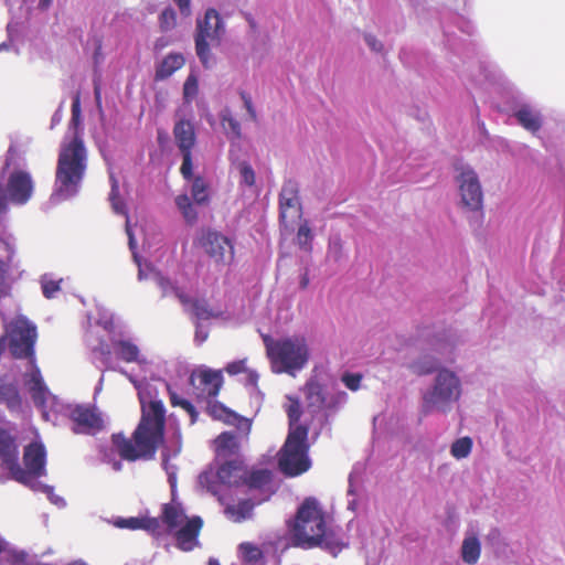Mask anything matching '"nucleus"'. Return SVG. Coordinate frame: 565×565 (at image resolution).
Instances as JSON below:
<instances>
[{
    "mask_svg": "<svg viewBox=\"0 0 565 565\" xmlns=\"http://www.w3.org/2000/svg\"><path fill=\"white\" fill-rule=\"evenodd\" d=\"M118 371L125 375L137 390L141 405V422L134 434L135 441L126 439L122 435H114L113 444L119 455L126 460L151 459L163 437L164 407L157 398V392L146 379H138L120 367Z\"/></svg>",
    "mask_w": 565,
    "mask_h": 565,
    "instance_id": "nucleus-1",
    "label": "nucleus"
},
{
    "mask_svg": "<svg viewBox=\"0 0 565 565\" xmlns=\"http://www.w3.org/2000/svg\"><path fill=\"white\" fill-rule=\"evenodd\" d=\"M81 102L76 94L72 103V118L58 152L55 181L50 201L54 204L73 199L79 193L86 169L87 150L79 136Z\"/></svg>",
    "mask_w": 565,
    "mask_h": 565,
    "instance_id": "nucleus-2",
    "label": "nucleus"
},
{
    "mask_svg": "<svg viewBox=\"0 0 565 565\" xmlns=\"http://www.w3.org/2000/svg\"><path fill=\"white\" fill-rule=\"evenodd\" d=\"M290 540L295 546L312 548L319 546L337 556L348 543L339 533L328 529L323 512L313 498H308L299 507L290 527Z\"/></svg>",
    "mask_w": 565,
    "mask_h": 565,
    "instance_id": "nucleus-3",
    "label": "nucleus"
},
{
    "mask_svg": "<svg viewBox=\"0 0 565 565\" xmlns=\"http://www.w3.org/2000/svg\"><path fill=\"white\" fill-rule=\"evenodd\" d=\"M126 233L128 235L129 248L132 253L134 260L138 266L139 280L152 279L161 289L162 296L175 297L184 309L191 311L199 320H207L213 316L205 301L192 299V281L185 279L183 276L171 280L157 271L147 260H142L136 250L135 235L128 217L126 220Z\"/></svg>",
    "mask_w": 565,
    "mask_h": 565,
    "instance_id": "nucleus-4",
    "label": "nucleus"
},
{
    "mask_svg": "<svg viewBox=\"0 0 565 565\" xmlns=\"http://www.w3.org/2000/svg\"><path fill=\"white\" fill-rule=\"evenodd\" d=\"M28 383L33 402L41 409L45 420L56 424L57 414L65 413L73 419L75 424L73 430L75 433L88 434L103 427V418L95 411L78 405L65 406L60 403L55 396L49 392L40 370L33 369Z\"/></svg>",
    "mask_w": 565,
    "mask_h": 565,
    "instance_id": "nucleus-5",
    "label": "nucleus"
},
{
    "mask_svg": "<svg viewBox=\"0 0 565 565\" xmlns=\"http://www.w3.org/2000/svg\"><path fill=\"white\" fill-rule=\"evenodd\" d=\"M263 341L270 369L276 374L285 373L295 377L309 361V348L302 337L295 335L274 340L264 334Z\"/></svg>",
    "mask_w": 565,
    "mask_h": 565,
    "instance_id": "nucleus-6",
    "label": "nucleus"
},
{
    "mask_svg": "<svg viewBox=\"0 0 565 565\" xmlns=\"http://www.w3.org/2000/svg\"><path fill=\"white\" fill-rule=\"evenodd\" d=\"M246 482V469L238 460H230L221 465L215 471H204L199 477V483L221 503L237 494Z\"/></svg>",
    "mask_w": 565,
    "mask_h": 565,
    "instance_id": "nucleus-7",
    "label": "nucleus"
},
{
    "mask_svg": "<svg viewBox=\"0 0 565 565\" xmlns=\"http://www.w3.org/2000/svg\"><path fill=\"white\" fill-rule=\"evenodd\" d=\"M462 393L461 381L456 372L440 369L434 383L423 394V408L428 412L448 413L457 403Z\"/></svg>",
    "mask_w": 565,
    "mask_h": 565,
    "instance_id": "nucleus-8",
    "label": "nucleus"
},
{
    "mask_svg": "<svg viewBox=\"0 0 565 565\" xmlns=\"http://www.w3.org/2000/svg\"><path fill=\"white\" fill-rule=\"evenodd\" d=\"M162 522L172 532L177 546L182 551H192L198 545L199 532L202 527L200 516L189 518L181 503L172 500L162 507Z\"/></svg>",
    "mask_w": 565,
    "mask_h": 565,
    "instance_id": "nucleus-9",
    "label": "nucleus"
},
{
    "mask_svg": "<svg viewBox=\"0 0 565 565\" xmlns=\"http://www.w3.org/2000/svg\"><path fill=\"white\" fill-rule=\"evenodd\" d=\"M209 413L214 419L224 422L225 424L236 427V431L222 433L215 439V451L218 458H227L236 455L239 448L238 438H247L250 428V419L243 417L233 411L228 409L220 403H213L209 406Z\"/></svg>",
    "mask_w": 565,
    "mask_h": 565,
    "instance_id": "nucleus-10",
    "label": "nucleus"
},
{
    "mask_svg": "<svg viewBox=\"0 0 565 565\" xmlns=\"http://www.w3.org/2000/svg\"><path fill=\"white\" fill-rule=\"evenodd\" d=\"M307 436L308 429L306 426L289 429L286 443L278 457L279 469L288 477L299 476L311 467V460L308 457Z\"/></svg>",
    "mask_w": 565,
    "mask_h": 565,
    "instance_id": "nucleus-11",
    "label": "nucleus"
},
{
    "mask_svg": "<svg viewBox=\"0 0 565 565\" xmlns=\"http://www.w3.org/2000/svg\"><path fill=\"white\" fill-rule=\"evenodd\" d=\"M9 339L11 353L17 358H30V371L25 374V385L30 390L28 380L33 369L39 367L34 364V344L36 341V327L24 317H17L6 329Z\"/></svg>",
    "mask_w": 565,
    "mask_h": 565,
    "instance_id": "nucleus-12",
    "label": "nucleus"
},
{
    "mask_svg": "<svg viewBox=\"0 0 565 565\" xmlns=\"http://www.w3.org/2000/svg\"><path fill=\"white\" fill-rule=\"evenodd\" d=\"M89 347L95 354H98L100 362L110 370H116L111 365V350L119 360L127 363H137L141 369L146 367L149 363L147 358L141 354L137 343L128 338L111 339V349L104 342L97 345L89 343Z\"/></svg>",
    "mask_w": 565,
    "mask_h": 565,
    "instance_id": "nucleus-13",
    "label": "nucleus"
},
{
    "mask_svg": "<svg viewBox=\"0 0 565 565\" xmlns=\"http://www.w3.org/2000/svg\"><path fill=\"white\" fill-rule=\"evenodd\" d=\"M194 245L202 248L217 266H227L234 258L232 242L217 231L211 228L200 230L194 238Z\"/></svg>",
    "mask_w": 565,
    "mask_h": 565,
    "instance_id": "nucleus-14",
    "label": "nucleus"
},
{
    "mask_svg": "<svg viewBox=\"0 0 565 565\" xmlns=\"http://www.w3.org/2000/svg\"><path fill=\"white\" fill-rule=\"evenodd\" d=\"M26 481L28 473L19 463V447L15 438L6 429L0 428V478Z\"/></svg>",
    "mask_w": 565,
    "mask_h": 565,
    "instance_id": "nucleus-15",
    "label": "nucleus"
},
{
    "mask_svg": "<svg viewBox=\"0 0 565 565\" xmlns=\"http://www.w3.org/2000/svg\"><path fill=\"white\" fill-rule=\"evenodd\" d=\"M173 136L182 156L181 174L185 180H191L193 177L192 148L196 141L193 124L186 119L177 121Z\"/></svg>",
    "mask_w": 565,
    "mask_h": 565,
    "instance_id": "nucleus-16",
    "label": "nucleus"
},
{
    "mask_svg": "<svg viewBox=\"0 0 565 565\" xmlns=\"http://www.w3.org/2000/svg\"><path fill=\"white\" fill-rule=\"evenodd\" d=\"M457 183L461 204L470 211L480 210L483 193L477 173L470 167H460Z\"/></svg>",
    "mask_w": 565,
    "mask_h": 565,
    "instance_id": "nucleus-17",
    "label": "nucleus"
},
{
    "mask_svg": "<svg viewBox=\"0 0 565 565\" xmlns=\"http://www.w3.org/2000/svg\"><path fill=\"white\" fill-rule=\"evenodd\" d=\"M23 463L25 467L23 472L28 473V480L19 482L28 486L32 490H39L38 486H41V482L38 478L44 476L46 472V450L44 445L39 441L28 445L24 448Z\"/></svg>",
    "mask_w": 565,
    "mask_h": 565,
    "instance_id": "nucleus-18",
    "label": "nucleus"
},
{
    "mask_svg": "<svg viewBox=\"0 0 565 565\" xmlns=\"http://www.w3.org/2000/svg\"><path fill=\"white\" fill-rule=\"evenodd\" d=\"M303 395L307 407L311 413H316L324 408H333L339 404L344 403L347 399V394L344 392L331 394L316 380H310L306 384Z\"/></svg>",
    "mask_w": 565,
    "mask_h": 565,
    "instance_id": "nucleus-19",
    "label": "nucleus"
},
{
    "mask_svg": "<svg viewBox=\"0 0 565 565\" xmlns=\"http://www.w3.org/2000/svg\"><path fill=\"white\" fill-rule=\"evenodd\" d=\"M190 383L198 397H215L223 383L222 372L210 369H199L191 374Z\"/></svg>",
    "mask_w": 565,
    "mask_h": 565,
    "instance_id": "nucleus-20",
    "label": "nucleus"
},
{
    "mask_svg": "<svg viewBox=\"0 0 565 565\" xmlns=\"http://www.w3.org/2000/svg\"><path fill=\"white\" fill-rule=\"evenodd\" d=\"M299 188L297 182L288 180L284 183L279 194L280 220L286 225L287 220L301 217L299 200Z\"/></svg>",
    "mask_w": 565,
    "mask_h": 565,
    "instance_id": "nucleus-21",
    "label": "nucleus"
},
{
    "mask_svg": "<svg viewBox=\"0 0 565 565\" xmlns=\"http://www.w3.org/2000/svg\"><path fill=\"white\" fill-rule=\"evenodd\" d=\"M279 547H282V542H264L257 545L250 542L241 543L238 546V556L245 565H264V557L274 555Z\"/></svg>",
    "mask_w": 565,
    "mask_h": 565,
    "instance_id": "nucleus-22",
    "label": "nucleus"
},
{
    "mask_svg": "<svg viewBox=\"0 0 565 565\" xmlns=\"http://www.w3.org/2000/svg\"><path fill=\"white\" fill-rule=\"evenodd\" d=\"M14 238L0 225V298L7 296L10 290L7 273L8 265L14 254Z\"/></svg>",
    "mask_w": 565,
    "mask_h": 565,
    "instance_id": "nucleus-23",
    "label": "nucleus"
},
{
    "mask_svg": "<svg viewBox=\"0 0 565 565\" xmlns=\"http://www.w3.org/2000/svg\"><path fill=\"white\" fill-rule=\"evenodd\" d=\"M224 30V23L218 12L214 9H207L204 18L198 20L195 38H202L211 43H218Z\"/></svg>",
    "mask_w": 565,
    "mask_h": 565,
    "instance_id": "nucleus-24",
    "label": "nucleus"
},
{
    "mask_svg": "<svg viewBox=\"0 0 565 565\" xmlns=\"http://www.w3.org/2000/svg\"><path fill=\"white\" fill-rule=\"evenodd\" d=\"M181 451V435L174 431L170 439L164 444L162 450V467L168 476V481L172 493L177 486V467L170 463V459L177 457Z\"/></svg>",
    "mask_w": 565,
    "mask_h": 565,
    "instance_id": "nucleus-25",
    "label": "nucleus"
},
{
    "mask_svg": "<svg viewBox=\"0 0 565 565\" xmlns=\"http://www.w3.org/2000/svg\"><path fill=\"white\" fill-rule=\"evenodd\" d=\"M514 116L519 124L531 132H536L542 126V115L532 104H519L514 110Z\"/></svg>",
    "mask_w": 565,
    "mask_h": 565,
    "instance_id": "nucleus-26",
    "label": "nucleus"
},
{
    "mask_svg": "<svg viewBox=\"0 0 565 565\" xmlns=\"http://www.w3.org/2000/svg\"><path fill=\"white\" fill-rule=\"evenodd\" d=\"M115 525L120 529L128 530H146L152 534H158L161 523L157 518H147V516H130V518H119L115 521Z\"/></svg>",
    "mask_w": 565,
    "mask_h": 565,
    "instance_id": "nucleus-27",
    "label": "nucleus"
},
{
    "mask_svg": "<svg viewBox=\"0 0 565 565\" xmlns=\"http://www.w3.org/2000/svg\"><path fill=\"white\" fill-rule=\"evenodd\" d=\"M480 553L481 544L476 533L472 531L467 532L461 545L462 561L469 565H473L478 562Z\"/></svg>",
    "mask_w": 565,
    "mask_h": 565,
    "instance_id": "nucleus-28",
    "label": "nucleus"
},
{
    "mask_svg": "<svg viewBox=\"0 0 565 565\" xmlns=\"http://www.w3.org/2000/svg\"><path fill=\"white\" fill-rule=\"evenodd\" d=\"M184 57L180 53H171L167 55L156 71L157 79L170 77L175 71L184 65Z\"/></svg>",
    "mask_w": 565,
    "mask_h": 565,
    "instance_id": "nucleus-29",
    "label": "nucleus"
},
{
    "mask_svg": "<svg viewBox=\"0 0 565 565\" xmlns=\"http://www.w3.org/2000/svg\"><path fill=\"white\" fill-rule=\"evenodd\" d=\"M224 512L231 520L241 522L250 516L254 504L249 500H242L237 504H231L230 499H225Z\"/></svg>",
    "mask_w": 565,
    "mask_h": 565,
    "instance_id": "nucleus-30",
    "label": "nucleus"
},
{
    "mask_svg": "<svg viewBox=\"0 0 565 565\" xmlns=\"http://www.w3.org/2000/svg\"><path fill=\"white\" fill-rule=\"evenodd\" d=\"M358 480L355 473L352 472L349 477L348 510L359 512L364 508L365 499L362 489L356 484Z\"/></svg>",
    "mask_w": 565,
    "mask_h": 565,
    "instance_id": "nucleus-31",
    "label": "nucleus"
},
{
    "mask_svg": "<svg viewBox=\"0 0 565 565\" xmlns=\"http://www.w3.org/2000/svg\"><path fill=\"white\" fill-rule=\"evenodd\" d=\"M233 166L238 173L239 186L255 192L256 174L250 163L247 162L246 160H236L233 162Z\"/></svg>",
    "mask_w": 565,
    "mask_h": 565,
    "instance_id": "nucleus-32",
    "label": "nucleus"
},
{
    "mask_svg": "<svg viewBox=\"0 0 565 565\" xmlns=\"http://www.w3.org/2000/svg\"><path fill=\"white\" fill-rule=\"evenodd\" d=\"M439 361L430 354H422L408 364L409 370L417 375H426L437 370Z\"/></svg>",
    "mask_w": 565,
    "mask_h": 565,
    "instance_id": "nucleus-33",
    "label": "nucleus"
},
{
    "mask_svg": "<svg viewBox=\"0 0 565 565\" xmlns=\"http://www.w3.org/2000/svg\"><path fill=\"white\" fill-rule=\"evenodd\" d=\"M313 238L315 234L310 227L309 221L301 220L295 238L296 244L301 250L310 253L312 250Z\"/></svg>",
    "mask_w": 565,
    "mask_h": 565,
    "instance_id": "nucleus-34",
    "label": "nucleus"
},
{
    "mask_svg": "<svg viewBox=\"0 0 565 565\" xmlns=\"http://www.w3.org/2000/svg\"><path fill=\"white\" fill-rule=\"evenodd\" d=\"M273 473L268 469H259L250 472L248 476L246 473V482L243 488L248 489H264L269 488L271 482Z\"/></svg>",
    "mask_w": 565,
    "mask_h": 565,
    "instance_id": "nucleus-35",
    "label": "nucleus"
},
{
    "mask_svg": "<svg viewBox=\"0 0 565 565\" xmlns=\"http://www.w3.org/2000/svg\"><path fill=\"white\" fill-rule=\"evenodd\" d=\"M26 554L10 546L0 537V561H6L10 565H25Z\"/></svg>",
    "mask_w": 565,
    "mask_h": 565,
    "instance_id": "nucleus-36",
    "label": "nucleus"
},
{
    "mask_svg": "<svg viewBox=\"0 0 565 565\" xmlns=\"http://www.w3.org/2000/svg\"><path fill=\"white\" fill-rule=\"evenodd\" d=\"M175 205L188 224H194L198 220V211L188 194L175 198Z\"/></svg>",
    "mask_w": 565,
    "mask_h": 565,
    "instance_id": "nucleus-37",
    "label": "nucleus"
},
{
    "mask_svg": "<svg viewBox=\"0 0 565 565\" xmlns=\"http://www.w3.org/2000/svg\"><path fill=\"white\" fill-rule=\"evenodd\" d=\"M0 399L12 411L20 408L21 398L17 385L13 383L1 384Z\"/></svg>",
    "mask_w": 565,
    "mask_h": 565,
    "instance_id": "nucleus-38",
    "label": "nucleus"
},
{
    "mask_svg": "<svg viewBox=\"0 0 565 565\" xmlns=\"http://www.w3.org/2000/svg\"><path fill=\"white\" fill-rule=\"evenodd\" d=\"M225 370L231 375L246 373V382L249 385H256L258 381V374L255 371L248 370L246 367L245 359L228 363Z\"/></svg>",
    "mask_w": 565,
    "mask_h": 565,
    "instance_id": "nucleus-39",
    "label": "nucleus"
},
{
    "mask_svg": "<svg viewBox=\"0 0 565 565\" xmlns=\"http://www.w3.org/2000/svg\"><path fill=\"white\" fill-rule=\"evenodd\" d=\"M109 180L111 190L109 193V201L111 204V209L116 214L125 215L127 216V210L124 201L118 196V181L115 179V175L113 172H109Z\"/></svg>",
    "mask_w": 565,
    "mask_h": 565,
    "instance_id": "nucleus-40",
    "label": "nucleus"
},
{
    "mask_svg": "<svg viewBox=\"0 0 565 565\" xmlns=\"http://www.w3.org/2000/svg\"><path fill=\"white\" fill-rule=\"evenodd\" d=\"M344 258L343 242L339 234L329 238L327 259L333 263H340Z\"/></svg>",
    "mask_w": 565,
    "mask_h": 565,
    "instance_id": "nucleus-41",
    "label": "nucleus"
},
{
    "mask_svg": "<svg viewBox=\"0 0 565 565\" xmlns=\"http://www.w3.org/2000/svg\"><path fill=\"white\" fill-rule=\"evenodd\" d=\"M210 41L203 40L202 38H195V51L199 60L205 68L212 67L214 58L210 50Z\"/></svg>",
    "mask_w": 565,
    "mask_h": 565,
    "instance_id": "nucleus-42",
    "label": "nucleus"
},
{
    "mask_svg": "<svg viewBox=\"0 0 565 565\" xmlns=\"http://www.w3.org/2000/svg\"><path fill=\"white\" fill-rule=\"evenodd\" d=\"M472 449V440L470 437H461L455 440L450 447V454L456 459L467 458Z\"/></svg>",
    "mask_w": 565,
    "mask_h": 565,
    "instance_id": "nucleus-43",
    "label": "nucleus"
},
{
    "mask_svg": "<svg viewBox=\"0 0 565 565\" xmlns=\"http://www.w3.org/2000/svg\"><path fill=\"white\" fill-rule=\"evenodd\" d=\"M199 93V79L198 76L192 72L186 77L183 85V99L184 103L190 104L195 99Z\"/></svg>",
    "mask_w": 565,
    "mask_h": 565,
    "instance_id": "nucleus-44",
    "label": "nucleus"
},
{
    "mask_svg": "<svg viewBox=\"0 0 565 565\" xmlns=\"http://www.w3.org/2000/svg\"><path fill=\"white\" fill-rule=\"evenodd\" d=\"M191 195L196 204L205 203L209 199L207 189L202 178H195L191 185Z\"/></svg>",
    "mask_w": 565,
    "mask_h": 565,
    "instance_id": "nucleus-45",
    "label": "nucleus"
},
{
    "mask_svg": "<svg viewBox=\"0 0 565 565\" xmlns=\"http://www.w3.org/2000/svg\"><path fill=\"white\" fill-rule=\"evenodd\" d=\"M62 280H55L51 275H44L41 278V286L43 295L46 298L55 297V294L60 290V282Z\"/></svg>",
    "mask_w": 565,
    "mask_h": 565,
    "instance_id": "nucleus-46",
    "label": "nucleus"
},
{
    "mask_svg": "<svg viewBox=\"0 0 565 565\" xmlns=\"http://www.w3.org/2000/svg\"><path fill=\"white\" fill-rule=\"evenodd\" d=\"M221 122L226 132H231L236 138L241 136V125L228 111L222 114Z\"/></svg>",
    "mask_w": 565,
    "mask_h": 565,
    "instance_id": "nucleus-47",
    "label": "nucleus"
},
{
    "mask_svg": "<svg viewBox=\"0 0 565 565\" xmlns=\"http://www.w3.org/2000/svg\"><path fill=\"white\" fill-rule=\"evenodd\" d=\"M289 404L287 405L286 412L289 418V429L297 428V424L300 417V405L297 399L288 397Z\"/></svg>",
    "mask_w": 565,
    "mask_h": 565,
    "instance_id": "nucleus-48",
    "label": "nucleus"
},
{
    "mask_svg": "<svg viewBox=\"0 0 565 565\" xmlns=\"http://www.w3.org/2000/svg\"><path fill=\"white\" fill-rule=\"evenodd\" d=\"M175 12L171 8H166L160 14V25L162 30H171L175 25Z\"/></svg>",
    "mask_w": 565,
    "mask_h": 565,
    "instance_id": "nucleus-49",
    "label": "nucleus"
},
{
    "mask_svg": "<svg viewBox=\"0 0 565 565\" xmlns=\"http://www.w3.org/2000/svg\"><path fill=\"white\" fill-rule=\"evenodd\" d=\"M38 491L45 493L53 504L57 505L58 508H64L66 505L65 500L62 497L55 494L52 487L41 482V486H38Z\"/></svg>",
    "mask_w": 565,
    "mask_h": 565,
    "instance_id": "nucleus-50",
    "label": "nucleus"
},
{
    "mask_svg": "<svg viewBox=\"0 0 565 565\" xmlns=\"http://www.w3.org/2000/svg\"><path fill=\"white\" fill-rule=\"evenodd\" d=\"M171 403L173 405H180L182 408H184L191 416V422L194 423L196 413L194 411L193 405L183 398H179L174 393H170Z\"/></svg>",
    "mask_w": 565,
    "mask_h": 565,
    "instance_id": "nucleus-51",
    "label": "nucleus"
},
{
    "mask_svg": "<svg viewBox=\"0 0 565 565\" xmlns=\"http://www.w3.org/2000/svg\"><path fill=\"white\" fill-rule=\"evenodd\" d=\"M344 385L351 391H358L361 386L362 376L360 374L347 373L342 376Z\"/></svg>",
    "mask_w": 565,
    "mask_h": 565,
    "instance_id": "nucleus-52",
    "label": "nucleus"
},
{
    "mask_svg": "<svg viewBox=\"0 0 565 565\" xmlns=\"http://www.w3.org/2000/svg\"><path fill=\"white\" fill-rule=\"evenodd\" d=\"M239 95H241V99H242V102L244 104V107H245L249 118L252 120H256L257 115H256V110H255L254 105H253L252 96L248 93H246V92H241Z\"/></svg>",
    "mask_w": 565,
    "mask_h": 565,
    "instance_id": "nucleus-53",
    "label": "nucleus"
},
{
    "mask_svg": "<svg viewBox=\"0 0 565 565\" xmlns=\"http://www.w3.org/2000/svg\"><path fill=\"white\" fill-rule=\"evenodd\" d=\"M456 24L458 26V29L462 32V33H466V34H472L473 33V24L465 19L463 17H456Z\"/></svg>",
    "mask_w": 565,
    "mask_h": 565,
    "instance_id": "nucleus-54",
    "label": "nucleus"
},
{
    "mask_svg": "<svg viewBox=\"0 0 565 565\" xmlns=\"http://www.w3.org/2000/svg\"><path fill=\"white\" fill-rule=\"evenodd\" d=\"M364 41L367 46L374 52H381L383 50V44L372 34H365Z\"/></svg>",
    "mask_w": 565,
    "mask_h": 565,
    "instance_id": "nucleus-55",
    "label": "nucleus"
},
{
    "mask_svg": "<svg viewBox=\"0 0 565 565\" xmlns=\"http://www.w3.org/2000/svg\"><path fill=\"white\" fill-rule=\"evenodd\" d=\"M98 324L103 326L104 329L109 330L113 326V315L107 310L100 311Z\"/></svg>",
    "mask_w": 565,
    "mask_h": 565,
    "instance_id": "nucleus-56",
    "label": "nucleus"
},
{
    "mask_svg": "<svg viewBox=\"0 0 565 565\" xmlns=\"http://www.w3.org/2000/svg\"><path fill=\"white\" fill-rule=\"evenodd\" d=\"M12 31H13V23H9L8 24L9 41L2 42L0 44V52H4V51L10 50L11 47H14V51L17 53H19V50H18V47H15L13 40H12Z\"/></svg>",
    "mask_w": 565,
    "mask_h": 565,
    "instance_id": "nucleus-57",
    "label": "nucleus"
},
{
    "mask_svg": "<svg viewBox=\"0 0 565 565\" xmlns=\"http://www.w3.org/2000/svg\"><path fill=\"white\" fill-rule=\"evenodd\" d=\"M178 6L180 13L184 17H189L191 14L190 0H173Z\"/></svg>",
    "mask_w": 565,
    "mask_h": 565,
    "instance_id": "nucleus-58",
    "label": "nucleus"
},
{
    "mask_svg": "<svg viewBox=\"0 0 565 565\" xmlns=\"http://www.w3.org/2000/svg\"><path fill=\"white\" fill-rule=\"evenodd\" d=\"M207 338V332L206 330L203 329V326L198 323L196 324V330H195V341L201 344L202 342H204Z\"/></svg>",
    "mask_w": 565,
    "mask_h": 565,
    "instance_id": "nucleus-59",
    "label": "nucleus"
},
{
    "mask_svg": "<svg viewBox=\"0 0 565 565\" xmlns=\"http://www.w3.org/2000/svg\"><path fill=\"white\" fill-rule=\"evenodd\" d=\"M62 109L58 108L52 116L51 127L53 128L55 125L60 124L62 120Z\"/></svg>",
    "mask_w": 565,
    "mask_h": 565,
    "instance_id": "nucleus-60",
    "label": "nucleus"
},
{
    "mask_svg": "<svg viewBox=\"0 0 565 565\" xmlns=\"http://www.w3.org/2000/svg\"><path fill=\"white\" fill-rule=\"evenodd\" d=\"M94 95H95L96 105L100 109L102 108V94H100V88L97 84H95V86H94Z\"/></svg>",
    "mask_w": 565,
    "mask_h": 565,
    "instance_id": "nucleus-61",
    "label": "nucleus"
},
{
    "mask_svg": "<svg viewBox=\"0 0 565 565\" xmlns=\"http://www.w3.org/2000/svg\"><path fill=\"white\" fill-rule=\"evenodd\" d=\"M53 0H39V7L41 9H47L52 4Z\"/></svg>",
    "mask_w": 565,
    "mask_h": 565,
    "instance_id": "nucleus-62",
    "label": "nucleus"
},
{
    "mask_svg": "<svg viewBox=\"0 0 565 565\" xmlns=\"http://www.w3.org/2000/svg\"><path fill=\"white\" fill-rule=\"evenodd\" d=\"M383 422V416L382 415H377L373 418V424L374 426L381 424Z\"/></svg>",
    "mask_w": 565,
    "mask_h": 565,
    "instance_id": "nucleus-63",
    "label": "nucleus"
},
{
    "mask_svg": "<svg viewBox=\"0 0 565 565\" xmlns=\"http://www.w3.org/2000/svg\"><path fill=\"white\" fill-rule=\"evenodd\" d=\"M67 565H88V564H86L84 561L78 559V561H74Z\"/></svg>",
    "mask_w": 565,
    "mask_h": 565,
    "instance_id": "nucleus-64",
    "label": "nucleus"
}]
</instances>
